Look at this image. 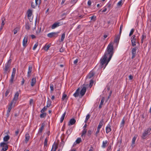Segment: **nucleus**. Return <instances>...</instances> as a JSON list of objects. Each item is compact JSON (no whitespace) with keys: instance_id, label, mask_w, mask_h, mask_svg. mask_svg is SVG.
I'll list each match as a JSON object with an SVG mask.
<instances>
[{"instance_id":"1","label":"nucleus","mask_w":151,"mask_h":151,"mask_svg":"<svg viewBox=\"0 0 151 151\" xmlns=\"http://www.w3.org/2000/svg\"><path fill=\"white\" fill-rule=\"evenodd\" d=\"M114 54L113 46L111 44H109L107 46V49L104 55L101 58L100 60L101 68H103L104 65V69Z\"/></svg>"},{"instance_id":"2","label":"nucleus","mask_w":151,"mask_h":151,"mask_svg":"<svg viewBox=\"0 0 151 151\" xmlns=\"http://www.w3.org/2000/svg\"><path fill=\"white\" fill-rule=\"evenodd\" d=\"M21 92V91L19 90L18 91H17L15 93L14 97L12 100L11 101L10 104L9 105L8 109L7 111H10L12 108V106L14 101H17L18 99L19 93Z\"/></svg>"},{"instance_id":"3","label":"nucleus","mask_w":151,"mask_h":151,"mask_svg":"<svg viewBox=\"0 0 151 151\" xmlns=\"http://www.w3.org/2000/svg\"><path fill=\"white\" fill-rule=\"evenodd\" d=\"M12 62V59H9L6 63L4 66V67L3 68L4 71V73L5 74L6 73H9L11 70L10 66Z\"/></svg>"},{"instance_id":"4","label":"nucleus","mask_w":151,"mask_h":151,"mask_svg":"<svg viewBox=\"0 0 151 151\" xmlns=\"http://www.w3.org/2000/svg\"><path fill=\"white\" fill-rule=\"evenodd\" d=\"M51 101L49 99H48V100L47 101V105L45 106H44L43 108L41 110V112L43 113L46 111L47 109V108L49 107L51 104Z\"/></svg>"},{"instance_id":"5","label":"nucleus","mask_w":151,"mask_h":151,"mask_svg":"<svg viewBox=\"0 0 151 151\" xmlns=\"http://www.w3.org/2000/svg\"><path fill=\"white\" fill-rule=\"evenodd\" d=\"M151 131V129L149 128L145 130L141 136L142 139H145L146 138V136Z\"/></svg>"},{"instance_id":"6","label":"nucleus","mask_w":151,"mask_h":151,"mask_svg":"<svg viewBox=\"0 0 151 151\" xmlns=\"http://www.w3.org/2000/svg\"><path fill=\"white\" fill-rule=\"evenodd\" d=\"M0 146L2 147V150L4 151L7 150L8 148V145L7 143L4 142L0 143Z\"/></svg>"},{"instance_id":"7","label":"nucleus","mask_w":151,"mask_h":151,"mask_svg":"<svg viewBox=\"0 0 151 151\" xmlns=\"http://www.w3.org/2000/svg\"><path fill=\"white\" fill-rule=\"evenodd\" d=\"M137 49V47H134L132 48V59H133L136 55V50Z\"/></svg>"},{"instance_id":"8","label":"nucleus","mask_w":151,"mask_h":151,"mask_svg":"<svg viewBox=\"0 0 151 151\" xmlns=\"http://www.w3.org/2000/svg\"><path fill=\"white\" fill-rule=\"evenodd\" d=\"M59 33V32H53L48 33L47 35L48 37L50 38H52V37H56L58 36V34Z\"/></svg>"},{"instance_id":"9","label":"nucleus","mask_w":151,"mask_h":151,"mask_svg":"<svg viewBox=\"0 0 151 151\" xmlns=\"http://www.w3.org/2000/svg\"><path fill=\"white\" fill-rule=\"evenodd\" d=\"M86 91V88L84 86L82 88L81 91H80V94L81 96V97H82L83 96Z\"/></svg>"},{"instance_id":"10","label":"nucleus","mask_w":151,"mask_h":151,"mask_svg":"<svg viewBox=\"0 0 151 151\" xmlns=\"http://www.w3.org/2000/svg\"><path fill=\"white\" fill-rule=\"evenodd\" d=\"M28 39V37L27 36H25L23 40V45L25 47H26L27 46Z\"/></svg>"},{"instance_id":"11","label":"nucleus","mask_w":151,"mask_h":151,"mask_svg":"<svg viewBox=\"0 0 151 151\" xmlns=\"http://www.w3.org/2000/svg\"><path fill=\"white\" fill-rule=\"evenodd\" d=\"M76 122V120L72 118L70 119L68 123V125L70 126L74 124Z\"/></svg>"},{"instance_id":"12","label":"nucleus","mask_w":151,"mask_h":151,"mask_svg":"<svg viewBox=\"0 0 151 151\" xmlns=\"http://www.w3.org/2000/svg\"><path fill=\"white\" fill-rule=\"evenodd\" d=\"M111 125L110 124H108L107 126L106 127V133H108L109 132L111 131Z\"/></svg>"},{"instance_id":"13","label":"nucleus","mask_w":151,"mask_h":151,"mask_svg":"<svg viewBox=\"0 0 151 151\" xmlns=\"http://www.w3.org/2000/svg\"><path fill=\"white\" fill-rule=\"evenodd\" d=\"M32 67L31 66H29L28 68V70L27 72V77H29L30 76V74L32 72Z\"/></svg>"},{"instance_id":"14","label":"nucleus","mask_w":151,"mask_h":151,"mask_svg":"<svg viewBox=\"0 0 151 151\" xmlns=\"http://www.w3.org/2000/svg\"><path fill=\"white\" fill-rule=\"evenodd\" d=\"M60 22H55L53 24L51 27V28L52 29L60 26Z\"/></svg>"},{"instance_id":"15","label":"nucleus","mask_w":151,"mask_h":151,"mask_svg":"<svg viewBox=\"0 0 151 151\" xmlns=\"http://www.w3.org/2000/svg\"><path fill=\"white\" fill-rule=\"evenodd\" d=\"M94 75V73L93 72H90L86 77L87 79L91 78Z\"/></svg>"},{"instance_id":"16","label":"nucleus","mask_w":151,"mask_h":151,"mask_svg":"<svg viewBox=\"0 0 151 151\" xmlns=\"http://www.w3.org/2000/svg\"><path fill=\"white\" fill-rule=\"evenodd\" d=\"M104 123V121L103 119H102L101 120V121L99 123L97 127V128L98 129H100V128H101L102 126L103 125Z\"/></svg>"},{"instance_id":"17","label":"nucleus","mask_w":151,"mask_h":151,"mask_svg":"<svg viewBox=\"0 0 151 151\" xmlns=\"http://www.w3.org/2000/svg\"><path fill=\"white\" fill-rule=\"evenodd\" d=\"M36 82V78H33L32 79L31 85L32 86H33L35 85Z\"/></svg>"},{"instance_id":"18","label":"nucleus","mask_w":151,"mask_h":151,"mask_svg":"<svg viewBox=\"0 0 151 151\" xmlns=\"http://www.w3.org/2000/svg\"><path fill=\"white\" fill-rule=\"evenodd\" d=\"M30 137L29 135V134L28 133H26L25 134V142L26 143H27V142L29 141Z\"/></svg>"},{"instance_id":"19","label":"nucleus","mask_w":151,"mask_h":151,"mask_svg":"<svg viewBox=\"0 0 151 151\" xmlns=\"http://www.w3.org/2000/svg\"><path fill=\"white\" fill-rule=\"evenodd\" d=\"M27 13L28 17H30L32 14V11L30 9L28 10Z\"/></svg>"},{"instance_id":"20","label":"nucleus","mask_w":151,"mask_h":151,"mask_svg":"<svg viewBox=\"0 0 151 151\" xmlns=\"http://www.w3.org/2000/svg\"><path fill=\"white\" fill-rule=\"evenodd\" d=\"M120 35L119 34V35H118L116 37L114 40V42L116 43L118 42L120 37Z\"/></svg>"},{"instance_id":"21","label":"nucleus","mask_w":151,"mask_h":151,"mask_svg":"<svg viewBox=\"0 0 151 151\" xmlns=\"http://www.w3.org/2000/svg\"><path fill=\"white\" fill-rule=\"evenodd\" d=\"M15 76V75L12 74L11 76V78L9 81V82L11 84L13 82Z\"/></svg>"},{"instance_id":"22","label":"nucleus","mask_w":151,"mask_h":151,"mask_svg":"<svg viewBox=\"0 0 151 151\" xmlns=\"http://www.w3.org/2000/svg\"><path fill=\"white\" fill-rule=\"evenodd\" d=\"M10 139V136L8 135H6L3 138V140L4 142H6L7 141Z\"/></svg>"},{"instance_id":"23","label":"nucleus","mask_w":151,"mask_h":151,"mask_svg":"<svg viewBox=\"0 0 151 151\" xmlns=\"http://www.w3.org/2000/svg\"><path fill=\"white\" fill-rule=\"evenodd\" d=\"M104 97H103L101 99L100 104L99 106V109H101V108L102 106L104 103Z\"/></svg>"},{"instance_id":"24","label":"nucleus","mask_w":151,"mask_h":151,"mask_svg":"<svg viewBox=\"0 0 151 151\" xmlns=\"http://www.w3.org/2000/svg\"><path fill=\"white\" fill-rule=\"evenodd\" d=\"M146 35H145V33L144 32L143 33V35H142V38L141 40V42L142 43L143 42L144 39L146 38Z\"/></svg>"},{"instance_id":"25","label":"nucleus","mask_w":151,"mask_h":151,"mask_svg":"<svg viewBox=\"0 0 151 151\" xmlns=\"http://www.w3.org/2000/svg\"><path fill=\"white\" fill-rule=\"evenodd\" d=\"M108 141L107 140H105L104 141H103V144L102 146V147L104 148L106 147L107 146V144L108 143Z\"/></svg>"},{"instance_id":"26","label":"nucleus","mask_w":151,"mask_h":151,"mask_svg":"<svg viewBox=\"0 0 151 151\" xmlns=\"http://www.w3.org/2000/svg\"><path fill=\"white\" fill-rule=\"evenodd\" d=\"M67 99L68 98L67 95L63 93L62 98V100L63 101L65 99L67 100Z\"/></svg>"},{"instance_id":"27","label":"nucleus","mask_w":151,"mask_h":151,"mask_svg":"<svg viewBox=\"0 0 151 151\" xmlns=\"http://www.w3.org/2000/svg\"><path fill=\"white\" fill-rule=\"evenodd\" d=\"M66 113L65 112L62 115V116L61 117V118H60V122L61 123H62L63 122V121L64 119L65 116L66 115Z\"/></svg>"},{"instance_id":"28","label":"nucleus","mask_w":151,"mask_h":151,"mask_svg":"<svg viewBox=\"0 0 151 151\" xmlns=\"http://www.w3.org/2000/svg\"><path fill=\"white\" fill-rule=\"evenodd\" d=\"M137 38L136 37V35H133L131 38V41H137Z\"/></svg>"},{"instance_id":"29","label":"nucleus","mask_w":151,"mask_h":151,"mask_svg":"<svg viewBox=\"0 0 151 151\" xmlns=\"http://www.w3.org/2000/svg\"><path fill=\"white\" fill-rule=\"evenodd\" d=\"M87 132V129H83L82 131L81 137H83V136H85Z\"/></svg>"},{"instance_id":"30","label":"nucleus","mask_w":151,"mask_h":151,"mask_svg":"<svg viewBox=\"0 0 151 151\" xmlns=\"http://www.w3.org/2000/svg\"><path fill=\"white\" fill-rule=\"evenodd\" d=\"M92 132L93 131L91 130H88L87 132V135L89 137H90Z\"/></svg>"},{"instance_id":"31","label":"nucleus","mask_w":151,"mask_h":151,"mask_svg":"<svg viewBox=\"0 0 151 151\" xmlns=\"http://www.w3.org/2000/svg\"><path fill=\"white\" fill-rule=\"evenodd\" d=\"M65 33L64 32L61 35V38L60 40V42H63L65 38Z\"/></svg>"},{"instance_id":"32","label":"nucleus","mask_w":151,"mask_h":151,"mask_svg":"<svg viewBox=\"0 0 151 151\" xmlns=\"http://www.w3.org/2000/svg\"><path fill=\"white\" fill-rule=\"evenodd\" d=\"M45 126V124L44 123H42V126L41 128L39 130V132H42L43 129H44Z\"/></svg>"},{"instance_id":"33","label":"nucleus","mask_w":151,"mask_h":151,"mask_svg":"<svg viewBox=\"0 0 151 151\" xmlns=\"http://www.w3.org/2000/svg\"><path fill=\"white\" fill-rule=\"evenodd\" d=\"M42 113L40 115V117L41 118H45L46 117V113Z\"/></svg>"},{"instance_id":"34","label":"nucleus","mask_w":151,"mask_h":151,"mask_svg":"<svg viewBox=\"0 0 151 151\" xmlns=\"http://www.w3.org/2000/svg\"><path fill=\"white\" fill-rule=\"evenodd\" d=\"M123 1L121 0L117 4V6H121L123 4Z\"/></svg>"},{"instance_id":"35","label":"nucleus","mask_w":151,"mask_h":151,"mask_svg":"<svg viewBox=\"0 0 151 151\" xmlns=\"http://www.w3.org/2000/svg\"><path fill=\"white\" fill-rule=\"evenodd\" d=\"M2 20V23L1 24V25L2 26L4 27V25L5 24V23L4 22V21L5 20V18L4 17H3L1 18Z\"/></svg>"},{"instance_id":"36","label":"nucleus","mask_w":151,"mask_h":151,"mask_svg":"<svg viewBox=\"0 0 151 151\" xmlns=\"http://www.w3.org/2000/svg\"><path fill=\"white\" fill-rule=\"evenodd\" d=\"M36 5H39V6L41 4V0H35Z\"/></svg>"},{"instance_id":"37","label":"nucleus","mask_w":151,"mask_h":151,"mask_svg":"<svg viewBox=\"0 0 151 151\" xmlns=\"http://www.w3.org/2000/svg\"><path fill=\"white\" fill-rule=\"evenodd\" d=\"M50 47V46L49 45H45L44 47V49L45 50L47 51Z\"/></svg>"},{"instance_id":"38","label":"nucleus","mask_w":151,"mask_h":151,"mask_svg":"<svg viewBox=\"0 0 151 151\" xmlns=\"http://www.w3.org/2000/svg\"><path fill=\"white\" fill-rule=\"evenodd\" d=\"M81 142V138H78L76 140V144H79Z\"/></svg>"},{"instance_id":"39","label":"nucleus","mask_w":151,"mask_h":151,"mask_svg":"<svg viewBox=\"0 0 151 151\" xmlns=\"http://www.w3.org/2000/svg\"><path fill=\"white\" fill-rule=\"evenodd\" d=\"M48 141V139L47 138H46L44 142V147H47V142Z\"/></svg>"},{"instance_id":"40","label":"nucleus","mask_w":151,"mask_h":151,"mask_svg":"<svg viewBox=\"0 0 151 151\" xmlns=\"http://www.w3.org/2000/svg\"><path fill=\"white\" fill-rule=\"evenodd\" d=\"M125 123V121H124V117L123 119L122 120V122L121 123V127H124V124Z\"/></svg>"},{"instance_id":"41","label":"nucleus","mask_w":151,"mask_h":151,"mask_svg":"<svg viewBox=\"0 0 151 151\" xmlns=\"http://www.w3.org/2000/svg\"><path fill=\"white\" fill-rule=\"evenodd\" d=\"M131 42L132 45V46L134 47L136 46L137 41H131Z\"/></svg>"},{"instance_id":"42","label":"nucleus","mask_w":151,"mask_h":151,"mask_svg":"<svg viewBox=\"0 0 151 151\" xmlns=\"http://www.w3.org/2000/svg\"><path fill=\"white\" fill-rule=\"evenodd\" d=\"M106 6L107 8H109V11L110 10L111 8H112L111 4L110 3H109L108 4H107Z\"/></svg>"},{"instance_id":"43","label":"nucleus","mask_w":151,"mask_h":151,"mask_svg":"<svg viewBox=\"0 0 151 151\" xmlns=\"http://www.w3.org/2000/svg\"><path fill=\"white\" fill-rule=\"evenodd\" d=\"M25 27V28L27 30H29L30 29V27L28 23L26 24Z\"/></svg>"},{"instance_id":"44","label":"nucleus","mask_w":151,"mask_h":151,"mask_svg":"<svg viewBox=\"0 0 151 151\" xmlns=\"http://www.w3.org/2000/svg\"><path fill=\"white\" fill-rule=\"evenodd\" d=\"M134 29H132L131 30V31H130V33H129V36H131V35H133V33L134 32Z\"/></svg>"},{"instance_id":"45","label":"nucleus","mask_w":151,"mask_h":151,"mask_svg":"<svg viewBox=\"0 0 151 151\" xmlns=\"http://www.w3.org/2000/svg\"><path fill=\"white\" fill-rule=\"evenodd\" d=\"M93 81L92 79H91L90 80V84H89V87L90 88H91L93 86Z\"/></svg>"},{"instance_id":"46","label":"nucleus","mask_w":151,"mask_h":151,"mask_svg":"<svg viewBox=\"0 0 151 151\" xmlns=\"http://www.w3.org/2000/svg\"><path fill=\"white\" fill-rule=\"evenodd\" d=\"M137 137H135V136H134L132 140V143L133 144H135V141L136 140V139Z\"/></svg>"},{"instance_id":"47","label":"nucleus","mask_w":151,"mask_h":151,"mask_svg":"<svg viewBox=\"0 0 151 151\" xmlns=\"http://www.w3.org/2000/svg\"><path fill=\"white\" fill-rule=\"evenodd\" d=\"M69 13V12L68 11L66 12V13H63L61 14V16L62 17H65L66 16V15L67 14H68Z\"/></svg>"},{"instance_id":"48","label":"nucleus","mask_w":151,"mask_h":151,"mask_svg":"<svg viewBox=\"0 0 151 151\" xmlns=\"http://www.w3.org/2000/svg\"><path fill=\"white\" fill-rule=\"evenodd\" d=\"M18 29H19L18 28L16 27L14 29V34H15L17 33V31L18 30Z\"/></svg>"},{"instance_id":"49","label":"nucleus","mask_w":151,"mask_h":151,"mask_svg":"<svg viewBox=\"0 0 151 151\" xmlns=\"http://www.w3.org/2000/svg\"><path fill=\"white\" fill-rule=\"evenodd\" d=\"M123 24H121L120 25V30H119V34H120V35H121V33H122V29L123 28Z\"/></svg>"},{"instance_id":"50","label":"nucleus","mask_w":151,"mask_h":151,"mask_svg":"<svg viewBox=\"0 0 151 151\" xmlns=\"http://www.w3.org/2000/svg\"><path fill=\"white\" fill-rule=\"evenodd\" d=\"M38 45V42H37L36 43H35L33 48V50H35L36 49V48H37V47Z\"/></svg>"},{"instance_id":"51","label":"nucleus","mask_w":151,"mask_h":151,"mask_svg":"<svg viewBox=\"0 0 151 151\" xmlns=\"http://www.w3.org/2000/svg\"><path fill=\"white\" fill-rule=\"evenodd\" d=\"M100 129H98V128H97V130L96 132V133L95 134V135L96 136V137H97L98 136V134L99 132H100Z\"/></svg>"},{"instance_id":"52","label":"nucleus","mask_w":151,"mask_h":151,"mask_svg":"<svg viewBox=\"0 0 151 151\" xmlns=\"http://www.w3.org/2000/svg\"><path fill=\"white\" fill-rule=\"evenodd\" d=\"M50 88L51 91H53L54 90V86L52 84H50Z\"/></svg>"},{"instance_id":"53","label":"nucleus","mask_w":151,"mask_h":151,"mask_svg":"<svg viewBox=\"0 0 151 151\" xmlns=\"http://www.w3.org/2000/svg\"><path fill=\"white\" fill-rule=\"evenodd\" d=\"M10 91V90L9 89H7V90L6 93H5V96H8Z\"/></svg>"},{"instance_id":"54","label":"nucleus","mask_w":151,"mask_h":151,"mask_svg":"<svg viewBox=\"0 0 151 151\" xmlns=\"http://www.w3.org/2000/svg\"><path fill=\"white\" fill-rule=\"evenodd\" d=\"M31 7L34 9L35 8V7L37 6L36 5V4L35 5L34 4H33V2H32L31 3Z\"/></svg>"},{"instance_id":"55","label":"nucleus","mask_w":151,"mask_h":151,"mask_svg":"<svg viewBox=\"0 0 151 151\" xmlns=\"http://www.w3.org/2000/svg\"><path fill=\"white\" fill-rule=\"evenodd\" d=\"M79 93H75L73 94V96L75 97H77L79 95Z\"/></svg>"},{"instance_id":"56","label":"nucleus","mask_w":151,"mask_h":151,"mask_svg":"<svg viewBox=\"0 0 151 151\" xmlns=\"http://www.w3.org/2000/svg\"><path fill=\"white\" fill-rule=\"evenodd\" d=\"M16 72V68H13L12 74H13L15 75Z\"/></svg>"},{"instance_id":"57","label":"nucleus","mask_w":151,"mask_h":151,"mask_svg":"<svg viewBox=\"0 0 151 151\" xmlns=\"http://www.w3.org/2000/svg\"><path fill=\"white\" fill-rule=\"evenodd\" d=\"M34 100L32 99H31L29 101V104L30 105H32V104L33 103Z\"/></svg>"},{"instance_id":"58","label":"nucleus","mask_w":151,"mask_h":151,"mask_svg":"<svg viewBox=\"0 0 151 151\" xmlns=\"http://www.w3.org/2000/svg\"><path fill=\"white\" fill-rule=\"evenodd\" d=\"M91 19V20H93L94 19V20H96V17L94 16H93L90 17Z\"/></svg>"},{"instance_id":"59","label":"nucleus","mask_w":151,"mask_h":151,"mask_svg":"<svg viewBox=\"0 0 151 151\" xmlns=\"http://www.w3.org/2000/svg\"><path fill=\"white\" fill-rule=\"evenodd\" d=\"M77 1V0H71V2L73 4H75Z\"/></svg>"},{"instance_id":"60","label":"nucleus","mask_w":151,"mask_h":151,"mask_svg":"<svg viewBox=\"0 0 151 151\" xmlns=\"http://www.w3.org/2000/svg\"><path fill=\"white\" fill-rule=\"evenodd\" d=\"M19 129H17V130L15 132V136H17L19 134Z\"/></svg>"},{"instance_id":"61","label":"nucleus","mask_w":151,"mask_h":151,"mask_svg":"<svg viewBox=\"0 0 151 151\" xmlns=\"http://www.w3.org/2000/svg\"><path fill=\"white\" fill-rule=\"evenodd\" d=\"M78 59H76L74 61V64H76L78 62Z\"/></svg>"},{"instance_id":"62","label":"nucleus","mask_w":151,"mask_h":151,"mask_svg":"<svg viewBox=\"0 0 151 151\" xmlns=\"http://www.w3.org/2000/svg\"><path fill=\"white\" fill-rule=\"evenodd\" d=\"M91 0H89L88 2V6H90L91 5Z\"/></svg>"},{"instance_id":"63","label":"nucleus","mask_w":151,"mask_h":151,"mask_svg":"<svg viewBox=\"0 0 151 151\" xmlns=\"http://www.w3.org/2000/svg\"><path fill=\"white\" fill-rule=\"evenodd\" d=\"M91 115L89 114H88L86 116V118L87 119H88L90 117Z\"/></svg>"},{"instance_id":"64","label":"nucleus","mask_w":151,"mask_h":151,"mask_svg":"<svg viewBox=\"0 0 151 151\" xmlns=\"http://www.w3.org/2000/svg\"><path fill=\"white\" fill-rule=\"evenodd\" d=\"M10 111H7L6 116L7 117H8L9 115V113Z\"/></svg>"}]
</instances>
